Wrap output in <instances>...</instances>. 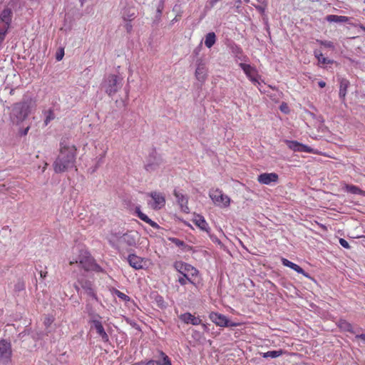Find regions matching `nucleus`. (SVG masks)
Wrapping results in <instances>:
<instances>
[{
	"label": "nucleus",
	"instance_id": "0eeeda50",
	"mask_svg": "<svg viewBox=\"0 0 365 365\" xmlns=\"http://www.w3.org/2000/svg\"><path fill=\"white\" fill-rule=\"evenodd\" d=\"M122 79L116 75H109L103 83L106 93L110 96H113L120 88Z\"/></svg>",
	"mask_w": 365,
	"mask_h": 365
},
{
	"label": "nucleus",
	"instance_id": "a19ab883",
	"mask_svg": "<svg viewBox=\"0 0 365 365\" xmlns=\"http://www.w3.org/2000/svg\"><path fill=\"white\" fill-rule=\"evenodd\" d=\"M115 294L117 295V297L119 299H121L124 300L125 302H128L130 299V298L128 295L120 292L119 290H115Z\"/></svg>",
	"mask_w": 365,
	"mask_h": 365
},
{
	"label": "nucleus",
	"instance_id": "8fccbe9b",
	"mask_svg": "<svg viewBox=\"0 0 365 365\" xmlns=\"http://www.w3.org/2000/svg\"><path fill=\"white\" fill-rule=\"evenodd\" d=\"M255 73H252L251 75V77H247L253 83L256 84L257 83H258V81L256 78V76H255Z\"/></svg>",
	"mask_w": 365,
	"mask_h": 365
},
{
	"label": "nucleus",
	"instance_id": "bb28decb",
	"mask_svg": "<svg viewBox=\"0 0 365 365\" xmlns=\"http://www.w3.org/2000/svg\"><path fill=\"white\" fill-rule=\"evenodd\" d=\"M217 36L215 32H209L205 36V45L207 48H212L216 43Z\"/></svg>",
	"mask_w": 365,
	"mask_h": 365
},
{
	"label": "nucleus",
	"instance_id": "c85d7f7f",
	"mask_svg": "<svg viewBox=\"0 0 365 365\" xmlns=\"http://www.w3.org/2000/svg\"><path fill=\"white\" fill-rule=\"evenodd\" d=\"M314 55L318 60L319 63L322 64H331L333 63V60L329 59L323 56L322 53L319 50H314Z\"/></svg>",
	"mask_w": 365,
	"mask_h": 365
},
{
	"label": "nucleus",
	"instance_id": "5701e85b",
	"mask_svg": "<svg viewBox=\"0 0 365 365\" xmlns=\"http://www.w3.org/2000/svg\"><path fill=\"white\" fill-rule=\"evenodd\" d=\"M195 77L200 82L205 81L207 78V68L205 64L202 61L197 63L195 70Z\"/></svg>",
	"mask_w": 365,
	"mask_h": 365
},
{
	"label": "nucleus",
	"instance_id": "58836bf2",
	"mask_svg": "<svg viewBox=\"0 0 365 365\" xmlns=\"http://www.w3.org/2000/svg\"><path fill=\"white\" fill-rule=\"evenodd\" d=\"M135 213L141 220L145 222L146 223L150 220V218L145 214L141 212L140 207H135Z\"/></svg>",
	"mask_w": 365,
	"mask_h": 365
},
{
	"label": "nucleus",
	"instance_id": "0e129e2a",
	"mask_svg": "<svg viewBox=\"0 0 365 365\" xmlns=\"http://www.w3.org/2000/svg\"><path fill=\"white\" fill-rule=\"evenodd\" d=\"M103 158H104V155H102V157L101 158L100 160H101Z\"/></svg>",
	"mask_w": 365,
	"mask_h": 365
},
{
	"label": "nucleus",
	"instance_id": "c9c22d12",
	"mask_svg": "<svg viewBox=\"0 0 365 365\" xmlns=\"http://www.w3.org/2000/svg\"><path fill=\"white\" fill-rule=\"evenodd\" d=\"M346 190L348 192H350V193L354 194V195H361L363 192V191L359 187H357L356 185H346Z\"/></svg>",
	"mask_w": 365,
	"mask_h": 365
},
{
	"label": "nucleus",
	"instance_id": "338daca9",
	"mask_svg": "<svg viewBox=\"0 0 365 365\" xmlns=\"http://www.w3.org/2000/svg\"><path fill=\"white\" fill-rule=\"evenodd\" d=\"M364 2H365V0H364Z\"/></svg>",
	"mask_w": 365,
	"mask_h": 365
},
{
	"label": "nucleus",
	"instance_id": "2eb2a0df",
	"mask_svg": "<svg viewBox=\"0 0 365 365\" xmlns=\"http://www.w3.org/2000/svg\"><path fill=\"white\" fill-rule=\"evenodd\" d=\"M163 163L160 156L157 155L155 152H153L148 158V163L145 165V168L148 172L155 170Z\"/></svg>",
	"mask_w": 365,
	"mask_h": 365
},
{
	"label": "nucleus",
	"instance_id": "5fc2aeb1",
	"mask_svg": "<svg viewBox=\"0 0 365 365\" xmlns=\"http://www.w3.org/2000/svg\"><path fill=\"white\" fill-rule=\"evenodd\" d=\"M210 237L212 242H217L219 244L220 243V241L218 240V238L215 235L210 234Z\"/></svg>",
	"mask_w": 365,
	"mask_h": 365
},
{
	"label": "nucleus",
	"instance_id": "20e7f679",
	"mask_svg": "<svg viewBox=\"0 0 365 365\" xmlns=\"http://www.w3.org/2000/svg\"><path fill=\"white\" fill-rule=\"evenodd\" d=\"M74 288L78 294H84L98 301L93 282L87 279L83 275L77 277Z\"/></svg>",
	"mask_w": 365,
	"mask_h": 365
},
{
	"label": "nucleus",
	"instance_id": "a878e982",
	"mask_svg": "<svg viewBox=\"0 0 365 365\" xmlns=\"http://www.w3.org/2000/svg\"><path fill=\"white\" fill-rule=\"evenodd\" d=\"M325 19L330 23H346L349 21V18L345 16H337L334 14L327 15Z\"/></svg>",
	"mask_w": 365,
	"mask_h": 365
},
{
	"label": "nucleus",
	"instance_id": "393cba45",
	"mask_svg": "<svg viewBox=\"0 0 365 365\" xmlns=\"http://www.w3.org/2000/svg\"><path fill=\"white\" fill-rule=\"evenodd\" d=\"M84 312L86 313L89 317L88 322V323L92 322L93 320H96L102 317L96 312L95 309L92 307V305L90 303H87L86 304Z\"/></svg>",
	"mask_w": 365,
	"mask_h": 365
},
{
	"label": "nucleus",
	"instance_id": "1a4fd4ad",
	"mask_svg": "<svg viewBox=\"0 0 365 365\" xmlns=\"http://www.w3.org/2000/svg\"><path fill=\"white\" fill-rule=\"evenodd\" d=\"M209 195L213 202L217 206L226 207L230 205V198L219 189L210 190Z\"/></svg>",
	"mask_w": 365,
	"mask_h": 365
},
{
	"label": "nucleus",
	"instance_id": "9d476101",
	"mask_svg": "<svg viewBox=\"0 0 365 365\" xmlns=\"http://www.w3.org/2000/svg\"><path fill=\"white\" fill-rule=\"evenodd\" d=\"M210 319L217 326L222 327H235L236 324L231 322L225 315L217 312H211Z\"/></svg>",
	"mask_w": 365,
	"mask_h": 365
},
{
	"label": "nucleus",
	"instance_id": "4c0bfd02",
	"mask_svg": "<svg viewBox=\"0 0 365 365\" xmlns=\"http://www.w3.org/2000/svg\"><path fill=\"white\" fill-rule=\"evenodd\" d=\"M178 281L182 286L187 284V282L192 283V281L188 277L187 274H182V276L178 278Z\"/></svg>",
	"mask_w": 365,
	"mask_h": 365
},
{
	"label": "nucleus",
	"instance_id": "dca6fc26",
	"mask_svg": "<svg viewBox=\"0 0 365 365\" xmlns=\"http://www.w3.org/2000/svg\"><path fill=\"white\" fill-rule=\"evenodd\" d=\"M279 176L275 173H264L258 175L257 181L262 185H270L278 182Z\"/></svg>",
	"mask_w": 365,
	"mask_h": 365
},
{
	"label": "nucleus",
	"instance_id": "f704fd0d",
	"mask_svg": "<svg viewBox=\"0 0 365 365\" xmlns=\"http://www.w3.org/2000/svg\"><path fill=\"white\" fill-rule=\"evenodd\" d=\"M282 354H283V351L281 349L274 350V351H269L267 352L263 353L262 356L264 358L270 357V358L274 359V358L280 356Z\"/></svg>",
	"mask_w": 365,
	"mask_h": 365
},
{
	"label": "nucleus",
	"instance_id": "7c9ffc66",
	"mask_svg": "<svg viewBox=\"0 0 365 365\" xmlns=\"http://www.w3.org/2000/svg\"><path fill=\"white\" fill-rule=\"evenodd\" d=\"M173 195L176 197L178 203L181 205L182 204H188V197L180 192L177 190H174Z\"/></svg>",
	"mask_w": 365,
	"mask_h": 365
},
{
	"label": "nucleus",
	"instance_id": "69168bd1",
	"mask_svg": "<svg viewBox=\"0 0 365 365\" xmlns=\"http://www.w3.org/2000/svg\"><path fill=\"white\" fill-rule=\"evenodd\" d=\"M245 1H248L249 0H245Z\"/></svg>",
	"mask_w": 365,
	"mask_h": 365
},
{
	"label": "nucleus",
	"instance_id": "6ab92c4d",
	"mask_svg": "<svg viewBox=\"0 0 365 365\" xmlns=\"http://www.w3.org/2000/svg\"><path fill=\"white\" fill-rule=\"evenodd\" d=\"M59 110L58 105H53L52 107L49 108L47 110H43V114L44 115V125H48V123L55 119L56 115L55 111Z\"/></svg>",
	"mask_w": 365,
	"mask_h": 365
},
{
	"label": "nucleus",
	"instance_id": "c756f323",
	"mask_svg": "<svg viewBox=\"0 0 365 365\" xmlns=\"http://www.w3.org/2000/svg\"><path fill=\"white\" fill-rule=\"evenodd\" d=\"M160 359L155 360L156 365H172L171 360L163 351H159Z\"/></svg>",
	"mask_w": 365,
	"mask_h": 365
},
{
	"label": "nucleus",
	"instance_id": "7ed1b4c3",
	"mask_svg": "<svg viewBox=\"0 0 365 365\" xmlns=\"http://www.w3.org/2000/svg\"><path fill=\"white\" fill-rule=\"evenodd\" d=\"M112 235L115 241L112 246L118 250L121 257L125 258V253L131 252L132 247L137 245L138 232L129 231L122 235L120 232L113 233Z\"/></svg>",
	"mask_w": 365,
	"mask_h": 365
},
{
	"label": "nucleus",
	"instance_id": "cd10ccee",
	"mask_svg": "<svg viewBox=\"0 0 365 365\" xmlns=\"http://www.w3.org/2000/svg\"><path fill=\"white\" fill-rule=\"evenodd\" d=\"M168 240L175 244L177 247H180L184 251H189L191 250V247L176 237H169Z\"/></svg>",
	"mask_w": 365,
	"mask_h": 365
},
{
	"label": "nucleus",
	"instance_id": "49530a36",
	"mask_svg": "<svg viewBox=\"0 0 365 365\" xmlns=\"http://www.w3.org/2000/svg\"><path fill=\"white\" fill-rule=\"evenodd\" d=\"M148 224H149L152 227L155 229H159L160 226L154 221H153L151 219H150L148 222Z\"/></svg>",
	"mask_w": 365,
	"mask_h": 365
},
{
	"label": "nucleus",
	"instance_id": "a18cd8bd",
	"mask_svg": "<svg viewBox=\"0 0 365 365\" xmlns=\"http://www.w3.org/2000/svg\"><path fill=\"white\" fill-rule=\"evenodd\" d=\"M29 129H30V126H29V125H28V126H27L26 128H21V129H19V134H20L21 135L24 136V135H27V133H28V132H29Z\"/></svg>",
	"mask_w": 365,
	"mask_h": 365
},
{
	"label": "nucleus",
	"instance_id": "473e14b6",
	"mask_svg": "<svg viewBox=\"0 0 365 365\" xmlns=\"http://www.w3.org/2000/svg\"><path fill=\"white\" fill-rule=\"evenodd\" d=\"M239 66L243 70L244 73L246 74L247 77H251L252 73H255V69L252 67L250 64H246L244 63H240Z\"/></svg>",
	"mask_w": 365,
	"mask_h": 365
},
{
	"label": "nucleus",
	"instance_id": "423d86ee",
	"mask_svg": "<svg viewBox=\"0 0 365 365\" xmlns=\"http://www.w3.org/2000/svg\"><path fill=\"white\" fill-rule=\"evenodd\" d=\"M13 11L6 7L0 14V43L4 40L8 29L11 24Z\"/></svg>",
	"mask_w": 365,
	"mask_h": 365
},
{
	"label": "nucleus",
	"instance_id": "4d7b16f0",
	"mask_svg": "<svg viewBox=\"0 0 365 365\" xmlns=\"http://www.w3.org/2000/svg\"><path fill=\"white\" fill-rule=\"evenodd\" d=\"M318 85L320 88H324L326 86V83L323 81H320L318 82Z\"/></svg>",
	"mask_w": 365,
	"mask_h": 365
},
{
	"label": "nucleus",
	"instance_id": "aec40b11",
	"mask_svg": "<svg viewBox=\"0 0 365 365\" xmlns=\"http://www.w3.org/2000/svg\"><path fill=\"white\" fill-rule=\"evenodd\" d=\"M180 319L185 324H191L192 325H199L202 323L200 317H196L190 312L182 314Z\"/></svg>",
	"mask_w": 365,
	"mask_h": 365
},
{
	"label": "nucleus",
	"instance_id": "052dcab7",
	"mask_svg": "<svg viewBox=\"0 0 365 365\" xmlns=\"http://www.w3.org/2000/svg\"><path fill=\"white\" fill-rule=\"evenodd\" d=\"M359 28L360 29H361L362 31H365V26L363 25V24H360L359 25Z\"/></svg>",
	"mask_w": 365,
	"mask_h": 365
},
{
	"label": "nucleus",
	"instance_id": "39448f33",
	"mask_svg": "<svg viewBox=\"0 0 365 365\" xmlns=\"http://www.w3.org/2000/svg\"><path fill=\"white\" fill-rule=\"evenodd\" d=\"M71 265L78 264L82 269L86 272H105L104 269L96 262V260L90 254L85 252V255L79 256L76 262L71 261Z\"/></svg>",
	"mask_w": 365,
	"mask_h": 365
},
{
	"label": "nucleus",
	"instance_id": "13d9d810",
	"mask_svg": "<svg viewBox=\"0 0 365 365\" xmlns=\"http://www.w3.org/2000/svg\"><path fill=\"white\" fill-rule=\"evenodd\" d=\"M256 9L260 12H264V9L262 6H257Z\"/></svg>",
	"mask_w": 365,
	"mask_h": 365
},
{
	"label": "nucleus",
	"instance_id": "f03ea898",
	"mask_svg": "<svg viewBox=\"0 0 365 365\" xmlns=\"http://www.w3.org/2000/svg\"><path fill=\"white\" fill-rule=\"evenodd\" d=\"M36 107V101L30 97H24L18 103H14L11 108L9 118L14 125H19L23 123L35 110Z\"/></svg>",
	"mask_w": 365,
	"mask_h": 365
},
{
	"label": "nucleus",
	"instance_id": "72a5a7b5",
	"mask_svg": "<svg viewBox=\"0 0 365 365\" xmlns=\"http://www.w3.org/2000/svg\"><path fill=\"white\" fill-rule=\"evenodd\" d=\"M135 17V14L133 9H126L123 13V20L125 21H131Z\"/></svg>",
	"mask_w": 365,
	"mask_h": 365
},
{
	"label": "nucleus",
	"instance_id": "6e6d98bb",
	"mask_svg": "<svg viewBox=\"0 0 365 365\" xmlns=\"http://www.w3.org/2000/svg\"><path fill=\"white\" fill-rule=\"evenodd\" d=\"M145 365H156L155 360H149L145 364Z\"/></svg>",
	"mask_w": 365,
	"mask_h": 365
},
{
	"label": "nucleus",
	"instance_id": "c03bdc74",
	"mask_svg": "<svg viewBox=\"0 0 365 365\" xmlns=\"http://www.w3.org/2000/svg\"><path fill=\"white\" fill-rule=\"evenodd\" d=\"M339 244L344 248H346V249H349L350 248L349 242L346 240H344L343 238H340L339 239Z\"/></svg>",
	"mask_w": 365,
	"mask_h": 365
},
{
	"label": "nucleus",
	"instance_id": "4be33fe9",
	"mask_svg": "<svg viewBox=\"0 0 365 365\" xmlns=\"http://www.w3.org/2000/svg\"><path fill=\"white\" fill-rule=\"evenodd\" d=\"M281 261H282V264L284 266L292 269L293 270L296 271L297 273L302 274L306 277H309V274L305 272L304 270L301 267H299L298 264L288 260L286 258H282Z\"/></svg>",
	"mask_w": 365,
	"mask_h": 365
},
{
	"label": "nucleus",
	"instance_id": "b1692460",
	"mask_svg": "<svg viewBox=\"0 0 365 365\" xmlns=\"http://www.w3.org/2000/svg\"><path fill=\"white\" fill-rule=\"evenodd\" d=\"M350 85V82L346 78H341L339 81V96L341 101H345L347 89Z\"/></svg>",
	"mask_w": 365,
	"mask_h": 365
},
{
	"label": "nucleus",
	"instance_id": "3c124183",
	"mask_svg": "<svg viewBox=\"0 0 365 365\" xmlns=\"http://www.w3.org/2000/svg\"><path fill=\"white\" fill-rule=\"evenodd\" d=\"M355 339H361L364 342H365V334H357L355 336Z\"/></svg>",
	"mask_w": 365,
	"mask_h": 365
},
{
	"label": "nucleus",
	"instance_id": "603ef678",
	"mask_svg": "<svg viewBox=\"0 0 365 365\" xmlns=\"http://www.w3.org/2000/svg\"><path fill=\"white\" fill-rule=\"evenodd\" d=\"M53 321V319H51L50 317H47V318H46V319L44 321V324L46 327H48L52 324Z\"/></svg>",
	"mask_w": 365,
	"mask_h": 365
},
{
	"label": "nucleus",
	"instance_id": "e2e57ef3",
	"mask_svg": "<svg viewBox=\"0 0 365 365\" xmlns=\"http://www.w3.org/2000/svg\"><path fill=\"white\" fill-rule=\"evenodd\" d=\"M202 327L204 329V330H207V326L205 324H202Z\"/></svg>",
	"mask_w": 365,
	"mask_h": 365
},
{
	"label": "nucleus",
	"instance_id": "37998d69",
	"mask_svg": "<svg viewBox=\"0 0 365 365\" xmlns=\"http://www.w3.org/2000/svg\"><path fill=\"white\" fill-rule=\"evenodd\" d=\"M64 56V49L61 48L56 53V59L59 61L62 60Z\"/></svg>",
	"mask_w": 365,
	"mask_h": 365
},
{
	"label": "nucleus",
	"instance_id": "412c9836",
	"mask_svg": "<svg viewBox=\"0 0 365 365\" xmlns=\"http://www.w3.org/2000/svg\"><path fill=\"white\" fill-rule=\"evenodd\" d=\"M192 222L200 230L205 231L207 233L210 232V227L203 216L200 215H195Z\"/></svg>",
	"mask_w": 365,
	"mask_h": 365
},
{
	"label": "nucleus",
	"instance_id": "ddd939ff",
	"mask_svg": "<svg viewBox=\"0 0 365 365\" xmlns=\"http://www.w3.org/2000/svg\"><path fill=\"white\" fill-rule=\"evenodd\" d=\"M148 195L150 196L153 200V201L148 204L153 210H160L165 206V198L162 193L158 192H152Z\"/></svg>",
	"mask_w": 365,
	"mask_h": 365
},
{
	"label": "nucleus",
	"instance_id": "9b49d317",
	"mask_svg": "<svg viewBox=\"0 0 365 365\" xmlns=\"http://www.w3.org/2000/svg\"><path fill=\"white\" fill-rule=\"evenodd\" d=\"M173 267L181 274H187L194 277L196 276L198 273L197 269L193 266L182 261L175 262L173 264Z\"/></svg>",
	"mask_w": 365,
	"mask_h": 365
},
{
	"label": "nucleus",
	"instance_id": "bf43d9fd",
	"mask_svg": "<svg viewBox=\"0 0 365 365\" xmlns=\"http://www.w3.org/2000/svg\"><path fill=\"white\" fill-rule=\"evenodd\" d=\"M40 274H41V277H42V278H45V277H46V274H47V272H42V271H41V273H40Z\"/></svg>",
	"mask_w": 365,
	"mask_h": 365
},
{
	"label": "nucleus",
	"instance_id": "79ce46f5",
	"mask_svg": "<svg viewBox=\"0 0 365 365\" xmlns=\"http://www.w3.org/2000/svg\"><path fill=\"white\" fill-rule=\"evenodd\" d=\"M155 302L160 308L165 307V302L163 297L158 295L155 297Z\"/></svg>",
	"mask_w": 365,
	"mask_h": 365
},
{
	"label": "nucleus",
	"instance_id": "a211bd4d",
	"mask_svg": "<svg viewBox=\"0 0 365 365\" xmlns=\"http://www.w3.org/2000/svg\"><path fill=\"white\" fill-rule=\"evenodd\" d=\"M227 46L237 59L242 61H246L247 56L243 54L242 48L239 45L232 41L227 45Z\"/></svg>",
	"mask_w": 365,
	"mask_h": 365
},
{
	"label": "nucleus",
	"instance_id": "6e6552de",
	"mask_svg": "<svg viewBox=\"0 0 365 365\" xmlns=\"http://www.w3.org/2000/svg\"><path fill=\"white\" fill-rule=\"evenodd\" d=\"M12 349L10 341L0 340V365H8L11 361Z\"/></svg>",
	"mask_w": 365,
	"mask_h": 365
},
{
	"label": "nucleus",
	"instance_id": "ea45409f",
	"mask_svg": "<svg viewBox=\"0 0 365 365\" xmlns=\"http://www.w3.org/2000/svg\"><path fill=\"white\" fill-rule=\"evenodd\" d=\"M317 42L319 43L320 45L331 48L332 50L334 49V43L330 41H326V40H317Z\"/></svg>",
	"mask_w": 365,
	"mask_h": 365
},
{
	"label": "nucleus",
	"instance_id": "f8f14e48",
	"mask_svg": "<svg viewBox=\"0 0 365 365\" xmlns=\"http://www.w3.org/2000/svg\"><path fill=\"white\" fill-rule=\"evenodd\" d=\"M284 143H286L287 147L294 152L314 153L313 148L306 145H304L297 140H285Z\"/></svg>",
	"mask_w": 365,
	"mask_h": 365
},
{
	"label": "nucleus",
	"instance_id": "864d4df0",
	"mask_svg": "<svg viewBox=\"0 0 365 365\" xmlns=\"http://www.w3.org/2000/svg\"><path fill=\"white\" fill-rule=\"evenodd\" d=\"M163 9V0H161L160 4L158 6V9H157V11L159 14H161Z\"/></svg>",
	"mask_w": 365,
	"mask_h": 365
},
{
	"label": "nucleus",
	"instance_id": "2f4dec72",
	"mask_svg": "<svg viewBox=\"0 0 365 365\" xmlns=\"http://www.w3.org/2000/svg\"><path fill=\"white\" fill-rule=\"evenodd\" d=\"M339 327L341 329H343L344 330L349 331L351 334H356L358 332L356 330L354 329L352 324L346 322V320L340 321Z\"/></svg>",
	"mask_w": 365,
	"mask_h": 365
},
{
	"label": "nucleus",
	"instance_id": "f3484780",
	"mask_svg": "<svg viewBox=\"0 0 365 365\" xmlns=\"http://www.w3.org/2000/svg\"><path fill=\"white\" fill-rule=\"evenodd\" d=\"M126 259L129 265L135 269L138 270L143 268V259L134 253H130Z\"/></svg>",
	"mask_w": 365,
	"mask_h": 365
},
{
	"label": "nucleus",
	"instance_id": "e433bc0d",
	"mask_svg": "<svg viewBox=\"0 0 365 365\" xmlns=\"http://www.w3.org/2000/svg\"><path fill=\"white\" fill-rule=\"evenodd\" d=\"M25 289V282L23 279H19L14 285V291L19 292Z\"/></svg>",
	"mask_w": 365,
	"mask_h": 365
},
{
	"label": "nucleus",
	"instance_id": "4468645a",
	"mask_svg": "<svg viewBox=\"0 0 365 365\" xmlns=\"http://www.w3.org/2000/svg\"><path fill=\"white\" fill-rule=\"evenodd\" d=\"M101 319L102 317L96 320H93L88 324L91 325V329H96V333L101 338L103 341L108 342L109 341V337L103 328Z\"/></svg>",
	"mask_w": 365,
	"mask_h": 365
},
{
	"label": "nucleus",
	"instance_id": "09e8293b",
	"mask_svg": "<svg viewBox=\"0 0 365 365\" xmlns=\"http://www.w3.org/2000/svg\"><path fill=\"white\" fill-rule=\"evenodd\" d=\"M125 28L127 32H128V33L131 32L133 26H132V24H130V21H128L125 24Z\"/></svg>",
	"mask_w": 365,
	"mask_h": 365
},
{
	"label": "nucleus",
	"instance_id": "680f3d73",
	"mask_svg": "<svg viewBox=\"0 0 365 365\" xmlns=\"http://www.w3.org/2000/svg\"><path fill=\"white\" fill-rule=\"evenodd\" d=\"M9 94L10 95H14V89H11L10 91H9Z\"/></svg>",
	"mask_w": 365,
	"mask_h": 365
},
{
	"label": "nucleus",
	"instance_id": "de8ad7c7",
	"mask_svg": "<svg viewBox=\"0 0 365 365\" xmlns=\"http://www.w3.org/2000/svg\"><path fill=\"white\" fill-rule=\"evenodd\" d=\"M180 207H181V210L185 212V213H188L190 212V210H189V207L187 206V204H182L181 205H180Z\"/></svg>",
	"mask_w": 365,
	"mask_h": 365
},
{
	"label": "nucleus",
	"instance_id": "f257e3e1",
	"mask_svg": "<svg viewBox=\"0 0 365 365\" xmlns=\"http://www.w3.org/2000/svg\"><path fill=\"white\" fill-rule=\"evenodd\" d=\"M76 148L70 145L65 140L60 143V152L53 163V169L56 173H63L75 166Z\"/></svg>",
	"mask_w": 365,
	"mask_h": 365
}]
</instances>
